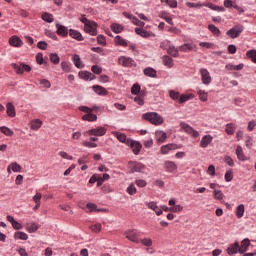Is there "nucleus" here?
Segmentation results:
<instances>
[{"label":"nucleus","mask_w":256,"mask_h":256,"mask_svg":"<svg viewBox=\"0 0 256 256\" xmlns=\"http://www.w3.org/2000/svg\"><path fill=\"white\" fill-rule=\"evenodd\" d=\"M142 119L149 121L152 125H163V117L157 112H147L142 115Z\"/></svg>","instance_id":"f257e3e1"},{"label":"nucleus","mask_w":256,"mask_h":256,"mask_svg":"<svg viewBox=\"0 0 256 256\" xmlns=\"http://www.w3.org/2000/svg\"><path fill=\"white\" fill-rule=\"evenodd\" d=\"M95 109H97V107L89 108L87 106H80L79 111L87 113L82 117L83 121H95L97 119V115L93 114V111H95Z\"/></svg>","instance_id":"f03ea898"},{"label":"nucleus","mask_w":256,"mask_h":256,"mask_svg":"<svg viewBox=\"0 0 256 256\" xmlns=\"http://www.w3.org/2000/svg\"><path fill=\"white\" fill-rule=\"evenodd\" d=\"M128 168L130 169V173H145L147 166L141 162L130 161Z\"/></svg>","instance_id":"7ed1b4c3"},{"label":"nucleus","mask_w":256,"mask_h":256,"mask_svg":"<svg viewBox=\"0 0 256 256\" xmlns=\"http://www.w3.org/2000/svg\"><path fill=\"white\" fill-rule=\"evenodd\" d=\"M124 235L128 241H132L133 243H141V239L139 238L141 237V233L136 229L127 230Z\"/></svg>","instance_id":"20e7f679"},{"label":"nucleus","mask_w":256,"mask_h":256,"mask_svg":"<svg viewBox=\"0 0 256 256\" xmlns=\"http://www.w3.org/2000/svg\"><path fill=\"white\" fill-rule=\"evenodd\" d=\"M13 69L16 71L17 75H23V73H29L31 72V66L20 63V64H12Z\"/></svg>","instance_id":"39448f33"},{"label":"nucleus","mask_w":256,"mask_h":256,"mask_svg":"<svg viewBox=\"0 0 256 256\" xmlns=\"http://www.w3.org/2000/svg\"><path fill=\"white\" fill-rule=\"evenodd\" d=\"M180 127H181L182 131H184L188 135H191V137H194V138L199 137V132L196 131L195 129H193V127H191L189 124H187L185 122H181Z\"/></svg>","instance_id":"423d86ee"},{"label":"nucleus","mask_w":256,"mask_h":256,"mask_svg":"<svg viewBox=\"0 0 256 256\" xmlns=\"http://www.w3.org/2000/svg\"><path fill=\"white\" fill-rule=\"evenodd\" d=\"M119 65H122V67H135V60L131 57L127 56H120L118 58Z\"/></svg>","instance_id":"0eeeda50"},{"label":"nucleus","mask_w":256,"mask_h":256,"mask_svg":"<svg viewBox=\"0 0 256 256\" xmlns=\"http://www.w3.org/2000/svg\"><path fill=\"white\" fill-rule=\"evenodd\" d=\"M126 145L131 147L134 155H139V153H141V149L143 148V145L135 140H127Z\"/></svg>","instance_id":"6e6552de"},{"label":"nucleus","mask_w":256,"mask_h":256,"mask_svg":"<svg viewBox=\"0 0 256 256\" xmlns=\"http://www.w3.org/2000/svg\"><path fill=\"white\" fill-rule=\"evenodd\" d=\"M199 73L201 75V81L203 85H211L212 78L209 70L202 68L200 69Z\"/></svg>","instance_id":"1a4fd4ad"},{"label":"nucleus","mask_w":256,"mask_h":256,"mask_svg":"<svg viewBox=\"0 0 256 256\" xmlns=\"http://www.w3.org/2000/svg\"><path fill=\"white\" fill-rule=\"evenodd\" d=\"M243 33V26H235L232 29L228 30L226 32V35L228 37H231V39H237Z\"/></svg>","instance_id":"9d476101"},{"label":"nucleus","mask_w":256,"mask_h":256,"mask_svg":"<svg viewBox=\"0 0 256 256\" xmlns=\"http://www.w3.org/2000/svg\"><path fill=\"white\" fill-rule=\"evenodd\" d=\"M88 135H94V137H103L107 133V128L98 127L87 131Z\"/></svg>","instance_id":"9b49d317"},{"label":"nucleus","mask_w":256,"mask_h":256,"mask_svg":"<svg viewBox=\"0 0 256 256\" xmlns=\"http://www.w3.org/2000/svg\"><path fill=\"white\" fill-rule=\"evenodd\" d=\"M84 31L92 36L97 35V23L91 21L90 23L86 24V26H84Z\"/></svg>","instance_id":"f8f14e48"},{"label":"nucleus","mask_w":256,"mask_h":256,"mask_svg":"<svg viewBox=\"0 0 256 256\" xmlns=\"http://www.w3.org/2000/svg\"><path fill=\"white\" fill-rule=\"evenodd\" d=\"M195 49H197V45L194 43H185L178 47V51L182 53H189V51H195Z\"/></svg>","instance_id":"ddd939ff"},{"label":"nucleus","mask_w":256,"mask_h":256,"mask_svg":"<svg viewBox=\"0 0 256 256\" xmlns=\"http://www.w3.org/2000/svg\"><path fill=\"white\" fill-rule=\"evenodd\" d=\"M135 33L143 37L144 39H149V37H155L153 32L147 31L143 28H135Z\"/></svg>","instance_id":"4468645a"},{"label":"nucleus","mask_w":256,"mask_h":256,"mask_svg":"<svg viewBox=\"0 0 256 256\" xmlns=\"http://www.w3.org/2000/svg\"><path fill=\"white\" fill-rule=\"evenodd\" d=\"M212 141H213V136L205 135L202 137V139L200 141V147H202V149H205V148L209 147V145L212 143Z\"/></svg>","instance_id":"2eb2a0df"},{"label":"nucleus","mask_w":256,"mask_h":256,"mask_svg":"<svg viewBox=\"0 0 256 256\" xmlns=\"http://www.w3.org/2000/svg\"><path fill=\"white\" fill-rule=\"evenodd\" d=\"M164 167L168 173H177V164L173 161H166Z\"/></svg>","instance_id":"dca6fc26"},{"label":"nucleus","mask_w":256,"mask_h":256,"mask_svg":"<svg viewBox=\"0 0 256 256\" xmlns=\"http://www.w3.org/2000/svg\"><path fill=\"white\" fill-rule=\"evenodd\" d=\"M78 77L84 81H89V79L90 81H93V79H95V76L89 71H80Z\"/></svg>","instance_id":"f3484780"},{"label":"nucleus","mask_w":256,"mask_h":256,"mask_svg":"<svg viewBox=\"0 0 256 256\" xmlns=\"http://www.w3.org/2000/svg\"><path fill=\"white\" fill-rule=\"evenodd\" d=\"M226 251L228 255H237V253H239V242L230 244Z\"/></svg>","instance_id":"a211bd4d"},{"label":"nucleus","mask_w":256,"mask_h":256,"mask_svg":"<svg viewBox=\"0 0 256 256\" xmlns=\"http://www.w3.org/2000/svg\"><path fill=\"white\" fill-rule=\"evenodd\" d=\"M155 136L158 143H165V140L167 139V133L161 130L156 131Z\"/></svg>","instance_id":"6ab92c4d"},{"label":"nucleus","mask_w":256,"mask_h":256,"mask_svg":"<svg viewBox=\"0 0 256 256\" xmlns=\"http://www.w3.org/2000/svg\"><path fill=\"white\" fill-rule=\"evenodd\" d=\"M56 29H57V35H61L62 37H67V35H69V31L67 30V27L61 24H56Z\"/></svg>","instance_id":"aec40b11"},{"label":"nucleus","mask_w":256,"mask_h":256,"mask_svg":"<svg viewBox=\"0 0 256 256\" xmlns=\"http://www.w3.org/2000/svg\"><path fill=\"white\" fill-rule=\"evenodd\" d=\"M249 245H251V242L249 239H244L241 242V246H239V253L243 254L246 253L247 249L249 248Z\"/></svg>","instance_id":"412c9836"},{"label":"nucleus","mask_w":256,"mask_h":256,"mask_svg":"<svg viewBox=\"0 0 256 256\" xmlns=\"http://www.w3.org/2000/svg\"><path fill=\"white\" fill-rule=\"evenodd\" d=\"M174 149H177V145L175 144H167L161 147V153L162 155H167L169 151H173Z\"/></svg>","instance_id":"4be33fe9"},{"label":"nucleus","mask_w":256,"mask_h":256,"mask_svg":"<svg viewBox=\"0 0 256 256\" xmlns=\"http://www.w3.org/2000/svg\"><path fill=\"white\" fill-rule=\"evenodd\" d=\"M167 53L172 57H179V48H176L174 45H169L167 48Z\"/></svg>","instance_id":"5701e85b"},{"label":"nucleus","mask_w":256,"mask_h":256,"mask_svg":"<svg viewBox=\"0 0 256 256\" xmlns=\"http://www.w3.org/2000/svg\"><path fill=\"white\" fill-rule=\"evenodd\" d=\"M69 35L72 37V39H76V41H83V35L77 30L70 29Z\"/></svg>","instance_id":"b1692460"},{"label":"nucleus","mask_w":256,"mask_h":256,"mask_svg":"<svg viewBox=\"0 0 256 256\" xmlns=\"http://www.w3.org/2000/svg\"><path fill=\"white\" fill-rule=\"evenodd\" d=\"M9 43L10 45H12V47H21V45H23V42L17 36H13L12 38H10Z\"/></svg>","instance_id":"393cba45"},{"label":"nucleus","mask_w":256,"mask_h":256,"mask_svg":"<svg viewBox=\"0 0 256 256\" xmlns=\"http://www.w3.org/2000/svg\"><path fill=\"white\" fill-rule=\"evenodd\" d=\"M73 63L75 65V67H77V69H83V67H85V65L81 61V57H79V55H77V54H75L73 56Z\"/></svg>","instance_id":"a878e982"},{"label":"nucleus","mask_w":256,"mask_h":256,"mask_svg":"<svg viewBox=\"0 0 256 256\" xmlns=\"http://www.w3.org/2000/svg\"><path fill=\"white\" fill-rule=\"evenodd\" d=\"M112 135H114V137H116L120 143H127V141H129V139H127V135L124 133L112 132Z\"/></svg>","instance_id":"bb28decb"},{"label":"nucleus","mask_w":256,"mask_h":256,"mask_svg":"<svg viewBox=\"0 0 256 256\" xmlns=\"http://www.w3.org/2000/svg\"><path fill=\"white\" fill-rule=\"evenodd\" d=\"M41 125H43V121H41L40 119H35L31 121V129H33L34 131H39V129H41Z\"/></svg>","instance_id":"cd10ccee"},{"label":"nucleus","mask_w":256,"mask_h":256,"mask_svg":"<svg viewBox=\"0 0 256 256\" xmlns=\"http://www.w3.org/2000/svg\"><path fill=\"white\" fill-rule=\"evenodd\" d=\"M245 67L243 64L233 65V64H227L225 66V69L228 71H241Z\"/></svg>","instance_id":"c85d7f7f"},{"label":"nucleus","mask_w":256,"mask_h":256,"mask_svg":"<svg viewBox=\"0 0 256 256\" xmlns=\"http://www.w3.org/2000/svg\"><path fill=\"white\" fill-rule=\"evenodd\" d=\"M6 107H7L6 113L8 117H15L17 115L15 112V106L13 105V103H8Z\"/></svg>","instance_id":"c756f323"},{"label":"nucleus","mask_w":256,"mask_h":256,"mask_svg":"<svg viewBox=\"0 0 256 256\" xmlns=\"http://www.w3.org/2000/svg\"><path fill=\"white\" fill-rule=\"evenodd\" d=\"M236 155L239 161H247V158L245 157V154L243 153V148L241 146H237Z\"/></svg>","instance_id":"7c9ffc66"},{"label":"nucleus","mask_w":256,"mask_h":256,"mask_svg":"<svg viewBox=\"0 0 256 256\" xmlns=\"http://www.w3.org/2000/svg\"><path fill=\"white\" fill-rule=\"evenodd\" d=\"M114 41L116 45H120L121 47H127L129 44L127 43V40L123 39L121 36H116L114 38Z\"/></svg>","instance_id":"2f4dec72"},{"label":"nucleus","mask_w":256,"mask_h":256,"mask_svg":"<svg viewBox=\"0 0 256 256\" xmlns=\"http://www.w3.org/2000/svg\"><path fill=\"white\" fill-rule=\"evenodd\" d=\"M243 215H245V205L240 204L239 206H237L236 208V217L238 219H241V217H243Z\"/></svg>","instance_id":"473e14b6"},{"label":"nucleus","mask_w":256,"mask_h":256,"mask_svg":"<svg viewBox=\"0 0 256 256\" xmlns=\"http://www.w3.org/2000/svg\"><path fill=\"white\" fill-rule=\"evenodd\" d=\"M93 89L97 95H107V89H105L103 86L95 85L93 86Z\"/></svg>","instance_id":"72a5a7b5"},{"label":"nucleus","mask_w":256,"mask_h":256,"mask_svg":"<svg viewBox=\"0 0 256 256\" xmlns=\"http://www.w3.org/2000/svg\"><path fill=\"white\" fill-rule=\"evenodd\" d=\"M163 63L166 67H168L169 69H171V67H173V58H171L168 55L163 56Z\"/></svg>","instance_id":"f704fd0d"},{"label":"nucleus","mask_w":256,"mask_h":256,"mask_svg":"<svg viewBox=\"0 0 256 256\" xmlns=\"http://www.w3.org/2000/svg\"><path fill=\"white\" fill-rule=\"evenodd\" d=\"M14 239H20L21 241H27L29 236L25 232H16L14 234Z\"/></svg>","instance_id":"c9c22d12"},{"label":"nucleus","mask_w":256,"mask_h":256,"mask_svg":"<svg viewBox=\"0 0 256 256\" xmlns=\"http://www.w3.org/2000/svg\"><path fill=\"white\" fill-rule=\"evenodd\" d=\"M208 29L209 31H211V33H213V35H215L216 37H219L221 35V30H219V28H217L215 25L213 24H209L208 25Z\"/></svg>","instance_id":"e433bc0d"},{"label":"nucleus","mask_w":256,"mask_h":256,"mask_svg":"<svg viewBox=\"0 0 256 256\" xmlns=\"http://www.w3.org/2000/svg\"><path fill=\"white\" fill-rule=\"evenodd\" d=\"M144 75H146V77H157V71L153 68H145Z\"/></svg>","instance_id":"4c0bfd02"},{"label":"nucleus","mask_w":256,"mask_h":256,"mask_svg":"<svg viewBox=\"0 0 256 256\" xmlns=\"http://www.w3.org/2000/svg\"><path fill=\"white\" fill-rule=\"evenodd\" d=\"M160 17L161 19H165L166 23H168L169 25H173V18H171V16L167 14V12H161Z\"/></svg>","instance_id":"58836bf2"},{"label":"nucleus","mask_w":256,"mask_h":256,"mask_svg":"<svg viewBox=\"0 0 256 256\" xmlns=\"http://www.w3.org/2000/svg\"><path fill=\"white\" fill-rule=\"evenodd\" d=\"M197 95L199 96L200 101L205 102L208 99V94H207V92L205 90L199 89L197 91Z\"/></svg>","instance_id":"ea45409f"},{"label":"nucleus","mask_w":256,"mask_h":256,"mask_svg":"<svg viewBox=\"0 0 256 256\" xmlns=\"http://www.w3.org/2000/svg\"><path fill=\"white\" fill-rule=\"evenodd\" d=\"M43 21H46V23H53L55 19L53 18V14H49L47 12L42 14Z\"/></svg>","instance_id":"a19ab883"},{"label":"nucleus","mask_w":256,"mask_h":256,"mask_svg":"<svg viewBox=\"0 0 256 256\" xmlns=\"http://www.w3.org/2000/svg\"><path fill=\"white\" fill-rule=\"evenodd\" d=\"M110 27L114 33H121L123 31V26L121 24L113 23Z\"/></svg>","instance_id":"79ce46f5"},{"label":"nucleus","mask_w":256,"mask_h":256,"mask_svg":"<svg viewBox=\"0 0 256 256\" xmlns=\"http://www.w3.org/2000/svg\"><path fill=\"white\" fill-rule=\"evenodd\" d=\"M235 124L229 123L226 125L225 131L227 135H233L235 133Z\"/></svg>","instance_id":"37998d69"},{"label":"nucleus","mask_w":256,"mask_h":256,"mask_svg":"<svg viewBox=\"0 0 256 256\" xmlns=\"http://www.w3.org/2000/svg\"><path fill=\"white\" fill-rule=\"evenodd\" d=\"M0 131L7 137H13V134H14L13 131L11 129L7 128L6 126L0 127Z\"/></svg>","instance_id":"c03bdc74"},{"label":"nucleus","mask_w":256,"mask_h":256,"mask_svg":"<svg viewBox=\"0 0 256 256\" xmlns=\"http://www.w3.org/2000/svg\"><path fill=\"white\" fill-rule=\"evenodd\" d=\"M190 99H193V94H183L179 98V103H186Z\"/></svg>","instance_id":"a18cd8bd"},{"label":"nucleus","mask_w":256,"mask_h":256,"mask_svg":"<svg viewBox=\"0 0 256 256\" xmlns=\"http://www.w3.org/2000/svg\"><path fill=\"white\" fill-rule=\"evenodd\" d=\"M246 56L251 59L253 63H256V50H249L246 53Z\"/></svg>","instance_id":"49530a36"},{"label":"nucleus","mask_w":256,"mask_h":256,"mask_svg":"<svg viewBox=\"0 0 256 256\" xmlns=\"http://www.w3.org/2000/svg\"><path fill=\"white\" fill-rule=\"evenodd\" d=\"M126 192L128 193V195H135L137 193V188L135 187V184H130L126 189Z\"/></svg>","instance_id":"de8ad7c7"},{"label":"nucleus","mask_w":256,"mask_h":256,"mask_svg":"<svg viewBox=\"0 0 256 256\" xmlns=\"http://www.w3.org/2000/svg\"><path fill=\"white\" fill-rule=\"evenodd\" d=\"M50 61L51 63H54V65H59V61H60L59 55H57V53L50 54Z\"/></svg>","instance_id":"09e8293b"},{"label":"nucleus","mask_w":256,"mask_h":256,"mask_svg":"<svg viewBox=\"0 0 256 256\" xmlns=\"http://www.w3.org/2000/svg\"><path fill=\"white\" fill-rule=\"evenodd\" d=\"M206 7H209V9H212V11H225V8L219 7L213 3H208L205 5Z\"/></svg>","instance_id":"8fccbe9b"},{"label":"nucleus","mask_w":256,"mask_h":256,"mask_svg":"<svg viewBox=\"0 0 256 256\" xmlns=\"http://www.w3.org/2000/svg\"><path fill=\"white\" fill-rule=\"evenodd\" d=\"M10 167L14 173H20L21 171V165H19L17 162H12Z\"/></svg>","instance_id":"3c124183"},{"label":"nucleus","mask_w":256,"mask_h":256,"mask_svg":"<svg viewBox=\"0 0 256 256\" xmlns=\"http://www.w3.org/2000/svg\"><path fill=\"white\" fill-rule=\"evenodd\" d=\"M90 229L93 233H100L101 229H102V226L100 223H97V224H93L90 226Z\"/></svg>","instance_id":"603ef678"},{"label":"nucleus","mask_w":256,"mask_h":256,"mask_svg":"<svg viewBox=\"0 0 256 256\" xmlns=\"http://www.w3.org/2000/svg\"><path fill=\"white\" fill-rule=\"evenodd\" d=\"M61 68L64 71V73H70L71 72V64L67 62H62L61 63Z\"/></svg>","instance_id":"864d4df0"},{"label":"nucleus","mask_w":256,"mask_h":256,"mask_svg":"<svg viewBox=\"0 0 256 256\" xmlns=\"http://www.w3.org/2000/svg\"><path fill=\"white\" fill-rule=\"evenodd\" d=\"M140 243H142V245L145 247H151V245H153V240H151V238H144L140 239Z\"/></svg>","instance_id":"5fc2aeb1"},{"label":"nucleus","mask_w":256,"mask_h":256,"mask_svg":"<svg viewBox=\"0 0 256 256\" xmlns=\"http://www.w3.org/2000/svg\"><path fill=\"white\" fill-rule=\"evenodd\" d=\"M132 23L134 25H137V27H145V22L139 20V18H137L135 16L132 18Z\"/></svg>","instance_id":"6e6d98bb"},{"label":"nucleus","mask_w":256,"mask_h":256,"mask_svg":"<svg viewBox=\"0 0 256 256\" xmlns=\"http://www.w3.org/2000/svg\"><path fill=\"white\" fill-rule=\"evenodd\" d=\"M186 6H188L190 9H193L198 7H204L205 4H202L201 2H198V3L186 2Z\"/></svg>","instance_id":"4d7b16f0"},{"label":"nucleus","mask_w":256,"mask_h":256,"mask_svg":"<svg viewBox=\"0 0 256 256\" xmlns=\"http://www.w3.org/2000/svg\"><path fill=\"white\" fill-rule=\"evenodd\" d=\"M237 4L235 3V1L232 0H224V7H226V9H231V7L236 6Z\"/></svg>","instance_id":"13d9d810"},{"label":"nucleus","mask_w":256,"mask_h":256,"mask_svg":"<svg viewBox=\"0 0 256 256\" xmlns=\"http://www.w3.org/2000/svg\"><path fill=\"white\" fill-rule=\"evenodd\" d=\"M91 71L94 72L95 75H101V73H103V69L99 67V65L92 66Z\"/></svg>","instance_id":"bf43d9fd"},{"label":"nucleus","mask_w":256,"mask_h":256,"mask_svg":"<svg viewBox=\"0 0 256 256\" xmlns=\"http://www.w3.org/2000/svg\"><path fill=\"white\" fill-rule=\"evenodd\" d=\"M82 145L84 147H88L89 149H95L97 147V143H94V142H89V141H84L82 143Z\"/></svg>","instance_id":"052dcab7"},{"label":"nucleus","mask_w":256,"mask_h":256,"mask_svg":"<svg viewBox=\"0 0 256 256\" xmlns=\"http://www.w3.org/2000/svg\"><path fill=\"white\" fill-rule=\"evenodd\" d=\"M139 91H141V86H139V84H134L131 89L132 95H138Z\"/></svg>","instance_id":"680f3d73"},{"label":"nucleus","mask_w":256,"mask_h":256,"mask_svg":"<svg viewBox=\"0 0 256 256\" xmlns=\"http://www.w3.org/2000/svg\"><path fill=\"white\" fill-rule=\"evenodd\" d=\"M224 179L227 182L233 181V171H231V170L226 171Z\"/></svg>","instance_id":"e2e57ef3"},{"label":"nucleus","mask_w":256,"mask_h":256,"mask_svg":"<svg viewBox=\"0 0 256 256\" xmlns=\"http://www.w3.org/2000/svg\"><path fill=\"white\" fill-rule=\"evenodd\" d=\"M170 211H172L173 213H181V211H183V206L174 205L172 208H170Z\"/></svg>","instance_id":"0e129e2a"},{"label":"nucleus","mask_w":256,"mask_h":256,"mask_svg":"<svg viewBox=\"0 0 256 256\" xmlns=\"http://www.w3.org/2000/svg\"><path fill=\"white\" fill-rule=\"evenodd\" d=\"M223 197L224 195L221 193V190H214V198H216L218 201H221Z\"/></svg>","instance_id":"69168bd1"},{"label":"nucleus","mask_w":256,"mask_h":256,"mask_svg":"<svg viewBox=\"0 0 256 256\" xmlns=\"http://www.w3.org/2000/svg\"><path fill=\"white\" fill-rule=\"evenodd\" d=\"M171 99H173L174 101H177V99H180V95H179V92H176V91H170L169 93Z\"/></svg>","instance_id":"338daca9"},{"label":"nucleus","mask_w":256,"mask_h":256,"mask_svg":"<svg viewBox=\"0 0 256 256\" xmlns=\"http://www.w3.org/2000/svg\"><path fill=\"white\" fill-rule=\"evenodd\" d=\"M37 47H38V49H42V51H45V50H47V42L40 41V42H38Z\"/></svg>","instance_id":"774afa93"}]
</instances>
